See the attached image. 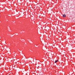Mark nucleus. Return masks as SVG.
<instances>
[{
  "label": "nucleus",
  "mask_w": 75,
  "mask_h": 75,
  "mask_svg": "<svg viewBox=\"0 0 75 75\" xmlns=\"http://www.w3.org/2000/svg\"><path fill=\"white\" fill-rule=\"evenodd\" d=\"M63 17H66V15L65 14H63Z\"/></svg>",
  "instance_id": "f257e3e1"
},
{
  "label": "nucleus",
  "mask_w": 75,
  "mask_h": 75,
  "mask_svg": "<svg viewBox=\"0 0 75 75\" xmlns=\"http://www.w3.org/2000/svg\"><path fill=\"white\" fill-rule=\"evenodd\" d=\"M58 60H57L55 62V63H56V62H58Z\"/></svg>",
  "instance_id": "f03ea898"
}]
</instances>
